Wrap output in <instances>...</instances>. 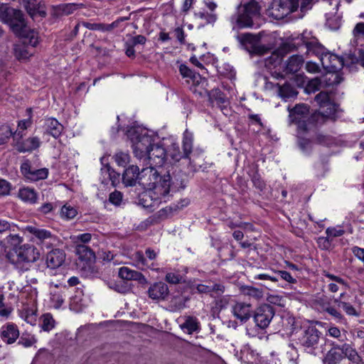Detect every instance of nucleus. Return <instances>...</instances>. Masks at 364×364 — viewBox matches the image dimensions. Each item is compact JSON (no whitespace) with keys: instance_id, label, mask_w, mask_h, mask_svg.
Returning a JSON list of instances; mask_svg holds the SVG:
<instances>
[{"instance_id":"c85d7f7f","label":"nucleus","mask_w":364,"mask_h":364,"mask_svg":"<svg viewBox=\"0 0 364 364\" xmlns=\"http://www.w3.org/2000/svg\"><path fill=\"white\" fill-rule=\"evenodd\" d=\"M304 58L300 55H293L287 61L285 72L287 73H295L299 70L303 65Z\"/></svg>"},{"instance_id":"cd10ccee","label":"nucleus","mask_w":364,"mask_h":364,"mask_svg":"<svg viewBox=\"0 0 364 364\" xmlns=\"http://www.w3.org/2000/svg\"><path fill=\"white\" fill-rule=\"evenodd\" d=\"M18 197L24 203L35 204L38 200V193L33 188L23 187L18 192Z\"/></svg>"},{"instance_id":"2eb2a0df","label":"nucleus","mask_w":364,"mask_h":364,"mask_svg":"<svg viewBox=\"0 0 364 364\" xmlns=\"http://www.w3.org/2000/svg\"><path fill=\"white\" fill-rule=\"evenodd\" d=\"M16 252L19 262H34L40 257L38 250L34 246L28 244L20 247Z\"/></svg>"},{"instance_id":"bb28decb","label":"nucleus","mask_w":364,"mask_h":364,"mask_svg":"<svg viewBox=\"0 0 364 364\" xmlns=\"http://www.w3.org/2000/svg\"><path fill=\"white\" fill-rule=\"evenodd\" d=\"M40 145V139L38 136H32L24 141H17L16 149L21 153L29 152L38 149Z\"/></svg>"},{"instance_id":"6e6d98bb","label":"nucleus","mask_w":364,"mask_h":364,"mask_svg":"<svg viewBox=\"0 0 364 364\" xmlns=\"http://www.w3.org/2000/svg\"><path fill=\"white\" fill-rule=\"evenodd\" d=\"M16 225L14 223L11 224L9 222L0 219V233H3L7 231L14 232Z\"/></svg>"},{"instance_id":"7ed1b4c3","label":"nucleus","mask_w":364,"mask_h":364,"mask_svg":"<svg viewBox=\"0 0 364 364\" xmlns=\"http://www.w3.org/2000/svg\"><path fill=\"white\" fill-rule=\"evenodd\" d=\"M261 6L255 0L242 1L237 11L230 18L232 30L252 28L254 21L260 16Z\"/></svg>"},{"instance_id":"473e14b6","label":"nucleus","mask_w":364,"mask_h":364,"mask_svg":"<svg viewBox=\"0 0 364 364\" xmlns=\"http://www.w3.org/2000/svg\"><path fill=\"white\" fill-rule=\"evenodd\" d=\"M75 252L79 259L82 261L91 262L95 258L94 252L85 245H77Z\"/></svg>"},{"instance_id":"a19ab883","label":"nucleus","mask_w":364,"mask_h":364,"mask_svg":"<svg viewBox=\"0 0 364 364\" xmlns=\"http://www.w3.org/2000/svg\"><path fill=\"white\" fill-rule=\"evenodd\" d=\"M244 294L252 297L255 299H259L263 296V291L260 289L252 286H246L242 288Z\"/></svg>"},{"instance_id":"f03ea898","label":"nucleus","mask_w":364,"mask_h":364,"mask_svg":"<svg viewBox=\"0 0 364 364\" xmlns=\"http://www.w3.org/2000/svg\"><path fill=\"white\" fill-rule=\"evenodd\" d=\"M127 136L132 142L133 151L139 159H149L151 165L162 166L166 156V150L153 143L154 136L147 129L137 127L127 131Z\"/></svg>"},{"instance_id":"a211bd4d","label":"nucleus","mask_w":364,"mask_h":364,"mask_svg":"<svg viewBox=\"0 0 364 364\" xmlns=\"http://www.w3.org/2000/svg\"><path fill=\"white\" fill-rule=\"evenodd\" d=\"M232 313L241 322H246L252 316V307L250 304L236 302L232 306Z\"/></svg>"},{"instance_id":"e2e57ef3","label":"nucleus","mask_w":364,"mask_h":364,"mask_svg":"<svg viewBox=\"0 0 364 364\" xmlns=\"http://www.w3.org/2000/svg\"><path fill=\"white\" fill-rule=\"evenodd\" d=\"M323 310L338 321H341L343 318L341 313L333 306H328L324 308Z\"/></svg>"},{"instance_id":"ddd939ff","label":"nucleus","mask_w":364,"mask_h":364,"mask_svg":"<svg viewBox=\"0 0 364 364\" xmlns=\"http://www.w3.org/2000/svg\"><path fill=\"white\" fill-rule=\"evenodd\" d=\"M298 8L299 0H287L285 4L274 2L269 12L275 19H282L289 14L296 11Z\"/></svg>"},{"instance_id":"a878e982","label":"nucleus","mask_w":364,"mask_h":364,"mask_svg":"<svg viewBox=\"0 0 364 364\" xmlns=\"http://www.w3.org/2000/svg\"><path fill=\"white\" fill-rule=\"evenodd\" d=\"M44 126L45 133L52 136L55 139L58 138L63 131V126L54 118L47 119Z\"/></svg>"},{"instance_id":"0e129e2a","label":"nucleus","mask_w":364,"mask_h":364,"mask_svg":"<svg viewBox=\"0 0 364 364\" xmlns=\"http://www.w3.org/2000/svg\"><path fill=\"white\" fill-rule=\"evenodd\" d=\"M255 279H262V280H268L272 282H278V277L275 275V272L274 274H269L267 273L264 274H258L254 276Z\"/></svg>"},{"instance_id":"7c9ffc66","label":"nucleus","mask_w":364,"mask_h":364,"mask_svg":"<svg viewBox=\"0 0 364 364\" xmlns=\"http://www.w3.org/2000/svg\"><path fill=\"white\" fill-rule=\"evenodd\" d=\"M344 358L346 357L350 361L354 364H363V360L357 350L350 345L344 343L342 345Z\"/></svg>"},{"instance_id":"69168bd1","label":"nucleus","mask_w":364,"mask_h":364,"mask_svg":"<svg viewBox=\"0 0 364 364\" xmlns=\"http://www.w3.org/2000/svg\"><path fill=\"white\" fill-rule=\"evenodd\" d=\"M326 233L328 237H336L343 235L344 234V230L341 228H328L326 230Z\"/></svg>"},{"instance_id":"37998d69","label":"nucleus","mask_w":364,"mask_h":364,"mask_svg":"<svg viewBox=\"0 0 364 364\" xmlns=\"http://www.w3.org/2000/svg\"><path fill=\"white\" fill-rule=\"evenodd\" d=\"M314 141L316 144L330 146L333 144V139L329 135H325L321 133H316L314 136Z\"/></svg>"},{"instance_id":"4be33fe9","label":"nucleus","mask_w":364,"mask_h":364,"mask_svg":"<svg viewBox=\"0 0 364 364\" xmlns=\"http://www.w3.org/2000/svg\"><path fill=\"white\" fill-rule=\"evenodd\" d=\"M65 261V254L59 249L52 250L47 254L46 263L49 268L55 269L62 265Z\"/></svg>"},{"instance_id":"dca6fc26","label":"nucleus","mask_w":364,"mask_h":364,"mask_svg":"<svg viewBox=\"0 0 364 364\" xmlns=\"http://www.w3.org/2000/svg\"><path fill=\"white\" fill-rule=\"evenodd\" d=\"M19 335L18 328L15 323H7L0 328V337L6 344L15 343Z\"/></svg>"},{"instance_id":"c03bdc74","label":"nucleus","mask_w":364,"mask_h":364,"mask_svg":"<svg viewBox=\"0 0 364 364\" xmlns=\"http://www.w3.org/2000/svg\"><path fill=\"white\" fill-rule=\"evenodd\" d=\"M352 33L354 38V43L358 45V41L364 37V22L356 23Z\"/></svg>"},{"instance_id":"79ce46f5","label":"nucleus","mask_w":364,"mask_h":364,"mask_svg":"<svg viewBox=\"0 0 364 364\" xmlns=\"http://www.w3.org/2000/svg\"><path fill=\"white\" fill-rule=\"evenodd\" d=\"M77 210L70 205H64L60 210V215L63 218L66 220H70L74 218L77 215Z\"/></svg>"},{"instance_id":"393cba45","label":"nucleus","mask_w":364,"mask_h":364,"mask_svg":"<svg viewBox=\"0 0 364 364\" xmlns=\"http://www.w3.org/2000/svg\"><path fill=\"white\" fill-rule=\"evenodd\" d=\"M129 17H120L110 24L97 23H92L84 22V23H82V25L85 28H87L90 30L110 31L113 30L114 28H117L120 22L127 21V20H129Z\"/></svg>"},{"instance_id":"a18cd8bd","label":"nucleus","mask_w":364,"mask_h":364,"mask_svg":"<svg viewBox=\"0 0 364 364\" xmlns=\"http://www.w3.org/2000/svg\"><path fill=\"white\" fill-rule=\"evenodd\" d=\"M37 342V339L33 335L23 334L18 342V344L23 346L25 348L32 346Z\"/></svg>"},{"instance_id":"338daca9","label":"nucleus","mask_w":364,"mask_h":364,"mask_svg":"<svg viewBox=\"0 0 364 364\" xmlns=\"http://www.w3.org/2000/svg\"><path fill=\"white\" fill-rule=\"evenodd\" d=\"M320 80L318 78H314L309 82L306 89L309 92H315L318 90Z\"/></svg>"},{"instance_id":"9d476101","label":"nucleus","mask_w":364,"mask_h":364,"mask_svg":"<svg viewBox=\"0 0 364 364\" xmlns=\"http://www.w3.org/2000/svg\"><path fill=\"white\" fill-rule=\"evenodd\" d=\"M183 152H181L178 144L172 143L166 151V156H170L174 161H179L181 159H188L192 151L193 136L191 134L185 132L183 138Z\"/></svg>"},{"instance_id":"2f4dec72","label":"nucleus","mask_w":364,"mask_h":364,"mask_svg":"<svg viewBox=\"0 0 364 364\" xmlns=\"http://www.w3.org/2000/svg\"><path fill=\"white\" fill-rule=\"evenodd\" d=\"M134 259L136 263V266L139 267L141 269H150L153 271L156 272H161V269L159 268H156L154 263H151V264H149L147 262V260L144 255V253L141 251L136 252L134 255Z\"/></svg>"},{"instance_id":"052dcab7","label":"nucleus","mask_w":364,"mask_h":364,"mask_svg":"<svg viewBox=\"0 0 364 364\" xmlns=\"http://www.w3.org/2000/svg\"><path fill=\"white\" fill-rule=\"evenodd\" d=\"M122 200L121 192L115 191L109 194V200L115 205H119Z\"/></svg>"},{"instance_id":"1a4fd4ad","label":"nucleus","mask_w":364,"mask_h":364,"mask_svg":"<svg viewBox=\"0 0 364 364\" xmlns=\"http://www.w3.org/2000/svg\"><path fill=\"white\" fill-rule=\"evenodd\" d=\"M315 102L319 105L321 110L311 115L312 120H321L322 122L327 117L334 114L336 109L335 105L331 101L328 93L320 92L315 97Z\"/></svg>"},{"instance_id":"f704fd0d","label":"nucleus","mask_w":364,"mask_h":364,"mask_svg":"<svg viewBox=\"0 0 364 364\" xmlns=\"http://www.w3.org/2000/svg\"><path fill=\"white\" fill-rule=\"evenodd\" d=\"M297 94L298 92L294 87L289 83H285L284 85L279 87V95L284 100L294 97Z\"/></svg>"},{"instance_id":"bf43d9fd","label":"nucleus","mask_w":364,"mask_h":364,"mask_svg":"<svg viewBox=\"0 0 364 364\" xmlns=\"http://www.w3.org/2000/svg\"><path fill=\"white\" fill-rule=\"evenodd\" d=\"M225 291V287L220 284H214L210 285V295L212 296H219Z\"/></svg>"},{"instance_id":"4468645a","label":"nucleus","mask_w":364,"mask_h":364,"mask_svg":"<svg viewBox=\"0 0 364 364\" xmlns=\"http://www.w3.org/2000/svg\"><path fill=\"white\" fill-rule=\"evenodd\" d=\"M274 316L273 307L269 304H263L256 309L254 314V321L257 327L265 329L269 325Z\"/></svg>"},{"instance_id":"412c9836","label":"nucleus","mask_w":364,"mask_h":364,"mask_svg":"<svg viewBox=\"0 0 364 364\" xmlns=\"http://www.w3.org/2000/svg\"><path fill=\"white\" fill-rule=\"evenodd\" d=\"M344 359L342 346L336 345L331 348L323 358V364H340Z\"/></svg>"},{"instance_id":"20e7f679","label":"nucleus","mask_w":364,"mask_h":364,"mask_svg":"<svg viewBox=\"0 0 364 364\" xmlns=\"http://www.w3.org/2000/svg\"><path fill=\"white\" fill-rule=\"evenodd\" d=\"M169 177L164 178L154 188H147L139 196V204L144 208L154 210L162 202H166L170 196Z\"/></svg>"},{"instance_id":"9b49d317","label":"nucleus","mask_w":364,"mask_h":364,"mask_svg":"<svg viewBox=\"0 0 364 364\" xmlns=\"http://www.w3.org/2000/svg\"><path fill=\"white\" fill-rule=\"evenodd\" d=\"M321 336L322 333L316 326H310L302 331L299 341L308 353H314V350L318 348Z\"/></svg>"},{"instance_id":"e433bc0d","label":"nucleus","mask_w":364,"mask_h":364,"mask_svg":"<svg viewBox=\"0 0 364 364\" xmlns=\"http://www.w3.org/2000/svg\"><path fill=\"white\" fill-rule=\"evenodd\" d=\"M208 95L211 103L216 102L218 105H220L227 102L226 96L220 89H213L211 91L208 92Z\"/></svg>"},{"instance_id":"c756f323","label":"nucleus","mask_w":364,"mask_h":364,"mask_svg":"<svg viewBox=\"0 0 364 364\" xmlns=\"http://www.w3.org/2000/svg\"><path fill=\"white\" fill-rule=\"evenodd\" d=\"M189 301V298L183 294H177L173 296L168 304V308L170 311L176 312L180 311L184 308H186V302Z\"/></svg>"},{"instance_id":"4c0bfd02","label":"nucleus","mask_w":364,"mask_h":364,"mask_svg":"<svg viewBox=\"0 0 364 364\" xmlns=\"http://www.w3.org/2000/svg\"><path fill=\"white\" fill-rule=\"evenodd\" d=\"M179 72L183 78L191 80L193 83L196 81L198 82V78H200L199 74L195 73L193 70H191L188 67H187L184 64H181L179 65Z\"/></svg>"},{"instance_id":"603ef678","label":"nucleus","mask_w":364,"mask_h":364,"mask_svg":"<svg viewBox=\"0 0 364 364\" xmlns=\"http://www.w3.org/2000/svg\"><path fill=\"white\" fill-rule=\"evenodd\" d=\"M12 135V132L8 126L0 128V144H4Z\"/></svg>"},{"instance_id":"aec40b11","label":"nucleus","mask_w":364,"mask_h":364,"mask_svg":"<svg viewBox=\"0 0 364 364\" xmlns=\"http://www.w3.org/2000/svg\"><path fill=\"white\" fill-rule=\"evenodd\" d=\"M323 276L329 279L328 282V290L331 293H336L340 288L348 289V282L339 276L334 275L327 272H323Z\"/></svg>"},{"instance_id":"72a5a7b5","label":"nucleus","mask_w":364,"mask_h":364,"mask_svg":"<svg viewBox=\"0 0 364 364\" xmlns=\"http://www.w3.org/2000/svg\"><path fill=\"white\" fill-rule=\"evenodd\" d=\"M55 325V321L53 316L49 314H44L40 318V326L44 331L49 332Z\"/></svg>"},{"instance_id":"13d9d810","label":"nucleus","mask_w":364,"mask_h":364,"mask_svg":"<svg viewBox=\"0 0 364 364\" xmlns=\"http://www.w3.org/2000/svg\"><path fill=\"white\" fill-rule=\"evenodd\" d=\"M198 16L200 18L205 20L207 23H213L217 19V15L213 13L199 12Z\"/></svg>"},{"instance_id":"5701e85b","label":"nucleus","mask_w":364,"mask_h":364,"mask_svg":"<svg viewBox=\"0 0 364 364\" xmlns=\"http://www.w3.org/2000/svg\"><path fill=\"white\" fill-rule=\"evenodd\" d=\"M139 168L137 166H130L124 172L122 181L126 186H133L139 181Z\"/></svg>"},{"instance_id":"09e8293b","label":"nucleus","mask_w":364,"mask_h":364,"mask_svg":"<svg viewBox=\"0 0 364 364\" xmlns=\"http://www.w3.org/2000/svg\"><path fill=\"white\" fill-rule=\"evenodd\" d=\"M165 280L169 284H176L183 280V277L178 272H168L166 274Z\"/></svg>"},{"instance_id":"6ab92c4d","label":"nucleus","mask_w":364,"mask_h":364,"mask_svg":"<svg viewBox=\"0 0 364 364\" xmlns=\"http://www.w3.org/2000/svg\"><path fill=\"white\" fill-rule=\"evenodd\" d=\"M169 289L162 282H155L148 289V295L153 300H164L168 295Z\"/></svg>"},{"instance_id":"58836bf2","label":"nucleus","mask_w":364,"mask_h":364,"mask_svg":"<svg viewBox=\"0 0 364 364\" xmlns=\"http://www.w3.org/2000/svg\"><path fill=\"white\" fill-rule=\"evenodd\" d=\"M334 303H336L338 307L343 309L346 314L349 316H358L359 313L355 310L352 304L348 302L343 301L340 299H335Z\"/></svg>"},{"instance_id":"c9c22d12","label":"nucleus","mask_w":364,"mask_h":364,"mask_svg":"<svg viewBox=\"0 0 364 364\" xmlns=\"http://www.w3.org/2000/svg\"><path fill=\"white\" fill-rule=\"evenodd\" d=\"M181 328L184 332L191 334L198 329V323L196 318L188 316L185 322L181 325Z\"/></svg>"},{"instance_id":"423d86ee","label":"nucleus","mask_w":364,"mask_h":364,"mask_svg":"<svg viewBox=\"0 0 364 364\" xmlns=\"http://www.w3.org/2000/svg\"><path fill=\"white\" fill-rule=\"evenodd\" d=\"M309 109L306 105H297L290 111V117L292 120L297 123L298 131L301 132H308L314 128L318 120H312L311 116L309 117Z\"/></svg>"},{"instance_id":"ea45409f","label":"nucleus","mask_w":364,"mask_h":364,"mask_svg":"<svg viewBox=\"0 0 364 364\" xmlns=\"http://www.w3.org/2000/svg\"><path fill=\"white\" fill-rule=\"evenodd\" d=\"M48 174V171L46 168L36 169L33 168L32 171L30 173H28L27 180L31 181H37L39 180L45 179L47 178Z\"/></svg>"},{"instance_id":"de8ad7c7","label":"nucleus","mask_w":364,"mask_h":364,"mask_svg":"<svg viewBox=\"0 0 364 364\" xmlns=\"http://www.w3.org/2000/svg\"><path fill=\"white\" fill-rule=\"evenodd\" d=\"M6 242L12 247H16L23 242V237L18 234L10 233L6 238Z\"/></svg>"},{"instance_id":"39448f33","label":"nucleus","mask_w":364,"mask_h":364,"mask_svg":"<svg viewBox=\"0 0 364 364\" xmlns=\"http://www.w3.org/2000/svg\"><path fill=\"white\" fill-rule=\"evenodd\" d=\"M298 40L299 41V38ZM300 41L303 42V45L301 46L306 49V53L308 55H315L321 59L323 55L327 53V52L325 51V48L319 43L316 39L304 41V37L301 36ZM300 46L299 42L296 43L293 42L286 43L282 47L279 48L272 54L270 60H273L275 64L279 63L284 54L293 48H299Z\"/></svg>"},{"instance_id":"4d7b16f0","label":"nucleus","mask_w":364,"mask_h":364,"mask_svg":"<svg viewBox=\"0 0 364 364\" xmlns=\"http://www.w3.org/2000/svg\"><path fill=\"white\" fill-rule=\"evenodd\" d=\"M275 275L278 277V279H282L290 284H294L296 282V279L287 271H278L275 272Z\"/></svg>"},{"instance_id":"680f3d73","label":"nucleus","mask_w":364,"mask_h":364,"mask_svg":"<svg viewBox=\"0 0 364 364\" xmlns=\"http://www.w3.org/2000/svg\"><path fill=\"white\" fill-rule=\"evenodd\" d=\"M289 350L287 351V355L291 362L294 364H297V360L299 358V354L294 346L292 344L289 345Z\"/></svg>"},{"instance_id":"864d4df0","label":"nucleus","mask_w":364,"mask_h":364,"mask_svg":"<svg viewBox=\"0 0 364 364\" xmlns=\"http://www.w3.org/2000/svg\"><path fill=\"white\" fill-rule=\"evenodd\" d=\"M4 296L2 294H0V316L2 317H9L10 314L12 311V309L8 306H6L4 303Z\"/></svg>"},{"instance_id":"774afa93","label":"nucleus","mask_w":364,"mask_h":364,"mask_svg":"<svg viewBox=\"0 0 364 364\" xmlns=\"http://www.w3.org/2000/svg\"><path fill=\"white\" fill-rule=\"evenodd\" d=\"M352 252L355 257L364 263V248H361L357 246L353 247Z\"/></svg>"},{"instance_id":"f257e3e1","label":"nucleus","mask_w":364,"mask_h":364,"mask_svg":"<svg viewBox=\"0 0 364 364\" xmlns=\"http://www.w3.org/2000/svg\"><path fill=\"white\" fill-rule=\"evenodd\" d=\"M0 20L9 26L12 32L23 41L22 43L14 46V55L18 60H27L33 55V48L38 43V33L28 27L22 12L0 4Z\"/></svg>"},{"instance_id":"49530a36","label":"nucleus","mask_w":364,"mask_h":364,"mask_svg":"<svg viewBox=\"0 0 364 364\" xmlns=\"http://www.w3.org/2000/svg\"><path fill=\"white\" fill-rule=\"evenodd\" d=\"M73 242L77 245H85L90 242L92 235L90 233H82L71 237Z\"/></svg>"},{"instance_id":"5fc2aeb1","label":"nucleus","mask_w":364,"mask_h":364,"mask_svg":"<svg viewBox=\"0 0 364 364\" xmlns=\"http://www.w3.org/2000/svg\"><path fill=\"white\" fill-rule=\"evenodd\" d=\"M11 189V185L9 181L0 179V197L9 195Z\"/></svg>"},{"instance_id":"3c124183","label":"nucleus","mask_w":364,"mask_h":364,"mask_svg":"<svg viewBox=\"0 0 364 364\" xmlns=\"http://www.w3.org/2000/svg\"><path fill=\"white\" fill-rule=\"evenodd\" d=\"M114 157L117 164L120 166L124 167L129 161V156L127 153L119 152Z\"/></svg>"},{"instance_id":"0eeeda50","label":"nucleus","mask_w":364,"mask_h":364,"mask_svg":"<svg viewBox=\"0 0 364 364\" xmlns=\"http://www.w3.org/2000/svg\"><path fill=\"white\" fill-rule=\"evenodd\" d=\"M321 63L325 70L332 73L329 77L331 84H339L342 78L337 72L345 65L344 59L337 55L327 52L326 54L322 55Z\"/></svg>"},{"instance_id":"b1692460","label":"nucleus","mask_w":364,"mask_h":364,"mask_svg":"<svg viewBox=\"0 0 364 364\" xmlns=\"http://www.w3.org/2000/svg\"><path fill=\"white\" fill-rule=\"evenodd\" d=\"M119 276L123 279L135 280L141 284L147 283L146 278L141 272L131 269L127 267H122L119 269Z\"/></svg>"},{"instance_id":"f3484780","label":"nucleus","mask_w":364,"mask_h":364,"mask_svg":"<svg viewBox=\"0 0 364 364\" xmlns=\"http://www.w3.org/2000/svg\"><path fill=\"white\" fill-rule=\"evenodd\" d=\"M237 38L243 46L251 48L254 53L258 54L264 53V48L259 45V39L256 36L246 33L238 36Z\"/></svg>"},{"instance_id":"f8f14e48","label":"nucleus","mask_w":364,"mask_h":364,"mask_svg":"<svg viewBox=\"0 0 364 364\" xmlns=\"http://www.w3.org/2000/svg\"><path fill=\"white\" fill-rule=\"evenodd\" d=\"M168 177H170V175H167L161 178L155 168L152 166H149L141 170L139 184L145 188H151L159 185L164 178H168ZM170 180L171 178H169Z\"/></svg>"},{"instance_id":"8fccbe9b","label":"nucleus","mask_w":364,"mask_h":364,"mask_svg":"<svg viewBox=\"0 0 364 364\" xmlns=\"http://www.w3.org/2000/svg\"><path fill=\"white\" fill-rule=\"evenodd\" d=\"M304 133L305 132H301V134L299 133V144L301 149L303 151H307L312 148V145L314 141V139L311 140L309 139H306V138L302 136V134H304Z\"/></svg>"},{"instance_id":"6e6552de","label":"nucleus","mask_w":364,"mask_h":364,"mask_svg":"<svg viewBox=\"0 0 364 364\" xmlns=\"http://www.w3.org/2000/svg\"><path fill=\"white\" fill-rule=\"evenodd\" d=\"M22 230L29 234L31 240L38 245H45L49 247L55 241V237L50 231L36 225H26Z\"/></svg>"}]
</instances>
